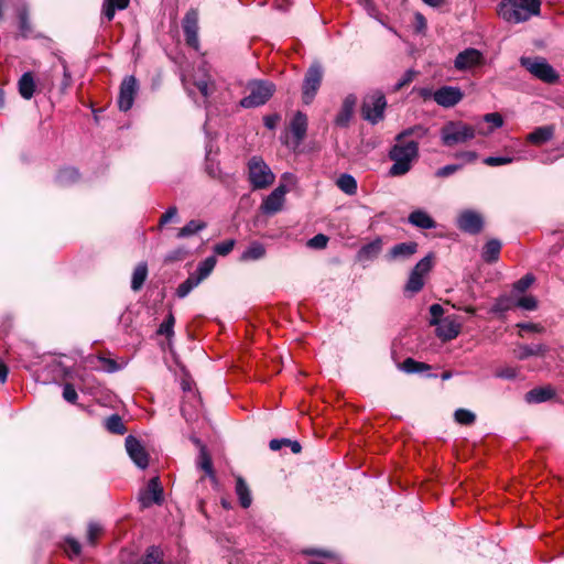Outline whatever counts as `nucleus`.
<instances>
[{
    "instance_id": "obj_1",
    "label": "nucleus",
    "mask_w": 564,
    "mask_h": 564,
    "mask_svg": "<svg viewBox=\"0 0 564 564\" xmlns=\"http://www.w3.org/2000/svg\"><path fill=\"white\" fill-rule=\"evenodd\" d=\"M422 128H410L403 130L395 137V143L389 150L388 156L393 162L389 169V175L400 177L409 173L419 159V143L413 140H405L414 131Z\"/></svg>"
},
{
    "instance_id": "obj_2",
    "label": "nucleus",
    "mask_w": 564,
    "mask_h": 564,
    "mask_svg": "<svg viewBox=\"0 0 564 564\" xmlns=\"http://www.w3.org/2000/svg\"><path fill=\"white\" fill-rule=\"evenodd\" d=\"M540 0H503L498 4L497 13L508 23H522L540 14Z\"/></svg>"
},
{
    "instance_id": "obj_3",
    "label": "nucleus",
    "mask_w": 564,
    "mask_h": 564,
    "mask_svg": "<svg viewBox=\"0 0 564 564\" xmlns=\"http://www.w3.org/2000/svg\"><path fill=\"white\" fill-rule=\"evenodd\" d=\"M477 129L463 121H448L441 129V140L446 147L466 143L475 138Z\"/></svg>"
},
{
    "instance_id": "obj_4",
    "label": "nucleus",
    "mask_w": 564,
    "mask_h": 564,
    "mask_svg": "<svg viewBox=\"0 0 564 564\" xmlns=\"http://www.w3.org/2000/svg\"><path fill=\"white\" fill-rule=\"evenodd\" d=\"M520 64L531 75L546 84H554L558 80L557 72L547 63L544 57L521 56Z\"/></svg>"
},
{
    "instance_id": "obj_5",
    "label": "nucleus",
    "mask_w": 564,
    "mask_h": 564,
    "mask_svg": "<svg viewBox=\"0 0 564 564\" xmlns=\"http://www.w3.org/2000/svg\"><path fill=\"white\" fill-rule=\"evenodd\" d=\"M249 181L253 189L269 187L275 176L269 165L259 156H253L248 163Z\"/></svg>"
},
{
    "instance_id": "obj_6",
    "label": "nucleus",
    "mask_w": 564,
    "mask_h": 564,
    "mask_svg": "<svg viewBox=\"0 0 564 564\" xmlns=\"http://www.w3.org/2000/svg\"><path fill=\"white\" fill-rule=\"evenodd\" d=\"M249 95L240 100L243 108H254L264 105L273 95L275 86L265 80L253 82L249 85Z\"/></svg>"
},
{
    "instance_id": "obj_7",
    "label": "nucleus",
    "mask_w": 564,
    "mask_h": 564,
    "mask_svg": "<svg viewBox=\"0 0 564 564\" xmlns=\"http://www.w3.org/2000/svg\"><path fill=\"white\" fill-rule=\"evenodd\" d=\"M387 100L383 94L376 91L365 97L361 106L362 118L371 124H377L384 118Z\"/></svg>"
},
{
    "instance_id": "obj_8",
    "label": "nucleus",
    "mask_w": 564,
    "mask_h": 564,
    "mask_svg": "<svg viewBox=\"0 0 564 564\" xmlns=\"http://www.w3.org/2000/svg\"><path fill=\"white\" fill-rule=\"evenodd\" d=\"M433 268V254L430 253L421 259L411 270L404 286V292L411 295L419 293L424 286V278Z\"/></svg>"
},
{
    "instance_id": "obj_9",
    "label": "nucleus",
    "mask_w": 564,
    "mask_h": 564,
    "mask_svg": "<svg viewBox=\"0 0 564 564\" xmlns=\"http://www.w3.org/2000/svg\"><path fill=\"white\" fill-rule=\"evenodd\" d=\"M323 79V67L318 63L312 64L304 77L302 85L303 102L310 105L315 98Z\"/></svg>"
},
{
    "instance_id": "obj_10",
    "label": "nucleus",
    "mask_w": 564,
    "mask_h": 564,
    "mask_svg": "<svg viewBox=\"0 0 564 564\" xmlns=\"http://www.w3.org/2000/svg\"><path fill=\"white\" fill-rule=\"evenodd\" d=\"M485 62V55L479 50L469 47L456 55L454 59V67L456 70L467 72L481 67Z\"/></svg>"
},
{
    "instance_id": "obj_11",
    "label": "nucleus",
    "mask_w": 564,
    "mask_h": 564,
    "mask_svg": "<svg viewBox=\"0 0 564 564\" xmlns=\"http://www.w3.org/2000/svg\"><path fill=\"white\" fill-rule=\"evenodd\" d=\"M138 500L142 508H149L152 505H161L164 500L163 487L159 477L149 480L147 487L140 490Z\"/></svg>"
},
{
    "instance_id": "obj_12",
    "label": "nucleus",
    "mask_w": 564,
    "mask_h": 564,
    "mask_svg": "<svg viewBox=\"0 0 564 564\" xmlns=\"http://www.w3.org/2000/svg\"><path fill=\"white\" fill-rule=\"evenodd\" d=\"M139 85L134 76H127L120 85L118 106L121 111H128L133 106Z\"/></svg>"
},
{
    "instance_id": "obj_13",
    "label": "nucleus",
    "mask_w": 564,
    "mask_h": 564,
    "mask_svg": "<svg viewBox=\"0 0 564 564\" xmlns=\"http://www.w3.org/2000/svg\"><path fill=\"white\" fill-rule=\"evenodd\" d=\"M463 98L464 93L459 87L455 86H443L433 94L434 101L444 108H452L456 106Z\"/></svg>"
},
{
    "instance_id": "obj_14",
    "label": "nucleus",
    "mask_w": 564,
    "mask_h": 564,
    "mask_svg": "<svg viewBox=\"0 0 564 564\" xmlns=\"http://www.w3.org/2000/svg\"><path fill=\"white\" fill-rule=\"evenodd\" d=\"M484 226L481 214L471 209L463 210L457 217V227L468 234H478Z\"/></svg>"
},
{
    "instance_id": "obj_15",
    "label": "nucleus",
    "mask_w": 564,
    "mask_h": 564,
    "mask_svg": "<svg viewBox=\"0 0 564 564\" xmlns=\"http://www.w3.org/2000/svg\"><path fill=\"white\" fill-rule=\"evenodd\" d=\"M288 193V187L283 184H280L276 188H274L262 202L261 210L263 214L273 215L280 212L285 202V195Z\"/></svg>"
},
{
    "instance_id": "obj_16",
    "label": "nucleus",
    "mask_w": 564,
    "mask_h": 564,
    "mask_svg": "<svg viewBox=\"0 0 564 564\" xmlns=\"http://www.w3.org/2000/svg\"><path fill=\"white\" fill-rule=\"evenodd\" d=\"M183 31L188 46L198 51V13L195 10H189L183 19Z\"/></svg>"
},
{
    "instance_id": "obj_17",
    "label": "nucleus",
    "mask_w": 564,
    "mask_h": 564,
    "mask_svg": "<svg viewBox=\"0 0 564 564\" xmlns=\"http://www.w3.org/2000/svg\"><path fill=\"white\" fill-rule=\"evenodd\" d=\"M126 449L133 463L144 469L149 465V456L138 438L132 435L126 437Z\"/></svg>"
},
{
    "instance_id": "obj_18",
    "label": "nucleus",
    "mask_w": 564,
    "mask_h": 564,
    "mask_svg": "<svg viewBox=\"0 0 564 564\" xmlns=\"http://www.w3.org/2000/svg\"><path fill=\"white\" fill-rule=\"evenodd\" d=\"M417 247L414 241L397 243L386 254V259L389 262L405 261L416 253Z\"/></svg>"
},
{
    "instance_id": "obj_19",
    "label": "nucleus",
    "mask_w": 564,
    "mask_h": 564,
    "mask_svg": "<svg viewBox=\"0 0 564 564\" xmlns=\"http://www.w3.org/2000/svg\"><path fill=\"white\" fill-rule=\"evenodd\" d=\"M356 104H357V97L355 95L350 94L345 97V99L343 100L340 110L334 120V122L337 127L345 128L348 126V123L352 117Z\"/></svg>"
},
{
    "instance_id": "obj_20",
    "label": "nucleus",
    "mask_w": 564,
    "mask_h": 564,
    "mask_svg": "<svg viewBox=\"0 0 564 564\" xmlns=\"http://www.w3.org/2000/svg\"><path fill=\"white\" fill-rule=\"evenodd\" d=\"M436 326V335L442 340H451L458 336L460 332V325L456 323L454 319L446 317L438 322Z\"/></svg>"
},
{
    "instance_id": "obj_21",
    "label": "nucleus",
    "mask_w": 564,
    "mask_h": 564,
    "mask_svg": "<svg viewBox=\"0 0 564 564\" xmlns=\"http://www.w3.org/2000/svg\"><path fill=\"white\" fill-rule=\"evenodd\" d=\"M290 129L295 138V144H300L306 134L307 116L302 111H297L290 123Z\"/></svg>"
},
{
    "instance_id": "obj_22",
    "label": "nucleus",
    "mask_w": 564,
    "mask_h": 564,
    "mask_svg": "<svg viewBox=\"0 0 564 564\" xmlns=\"http://www.w3.org/2000/svg\"><path fill=\"white\" fill-rule=\"evenodd\" d=\"M383 241L380 237H377L369 243L364 245L358 253L357 259L359 261H372L375 260L382 250Z\"/></svg>"
},
{
    "instance_id": "obj_23",
    "label": "nucleus",
    "mask_w": 564,
    "mask_h": 564,
    "mask_svg": "<svg viewBox=\"0 0 564 564\" xmlns=\"http://www.w3.org/2000/svg\"><path fill=\"white\" fill-rule=\"evenodd\" d=\"M199 72L203 73L202 77H196L194 80V85L199 90L204 98H208L213 95L215 90V82L212 78V75L207 73L206 66L204 65L199 68Z\"/></svg>"
},
{
    "instance_id": "obj_24",
    "label": "nucleus",
    "mask_w": 564,
    "mask_h": 564,
    "mask_svg": "<svg viewBox=\"0 0 564 564\" xmlns=\"http://www.w3.org/2000/svg\"><path fill=\"white\" fill-rule=\"evenodd\" d=\"M409 223L421 229H433L436 227L434 219L424 210H413L408 218Z\"/></svg>"
},
{
    "instance_id": "obj_25",
    "label": "nucleus",
    "mask_w": 564,
    "mask_h": 564,
    "mask_svg": "<svg viewBox=\"0 0 564 564\" xmlns=\"http://www.w3.org/2000/svg\"><path fill=\"white\" fill-rule=\"evenodd\" d=\"M547 351V347L543 344L534 345H519L514 349V356L519 360H524L531 356H544Z\"/></svg>"
},
{
    "instance_id": "obj_26",
    "label": "nucleus",
    "mask_w": 564,
    "mask_h": 564,
    "mask_svg": "<svg viewBox=\"0 0 564 564\" xmlns=\"http://www.w3.org/2000/svg\"><path fill=\"white\" fill-rule=\"evenodd\" d=\"M554 135V129L552 126H543L534 129L527 135V141L534 144L541 145L550 141Z\"/></svg>"
},
{
    "instance_id": "obj_27",
    "label": "nucleus",
    "mask_w": 564,
    "mask_h": 564,
    "mask_svg": "<svg viewBox=\"0 0 564 564\" xmlns=\"http://www.w3.org/2000/svg\"><path fill=\"white\" fill-rule=\"evenodd\" d=\"M35 80H34V76L31 72H26L24 73L19 82H18V89H19V94L21 95L22 98L29 100L33 97L34 93H35Z\"/></svg>"
},
{
    "instance_id": "obj_28",
    "label": "nucleus",
    "mask_w": 564,
    "mask_h": 564,
    "mask_svg": "<svg viewBox=\"0 0 564 564\" xmlns=\"http://www.w3.org/2000/svg\"><path fill=\"white\" fill-rule=\"evenodd\" d=\"M235 491L239 499L240 506L245 509L249 508L252 503L251 490L241 476L236 477Z\"/></svg>"
},
{
    "instance_id": "obj_29",
    "label": "nucleus",
    "mask_w": 564,
    "mask_h": 564,
    "mask_svg": "<svg viewBox=\"0 0 564 564\" xmlns=\"http://www.w3.org/2000/svg\"><path fill=\"white\" fill-rule=\"evenodd\" d=\"M267 253L265 247L259 241L251 242L240 256V261L249 262L264 258Z\"/></svg>"
},
{
    "instance_id": "obj_30",
    "label": "nucleus",
    "mask_w": 564,
    "mask_h": 564,
    "mask_svg": "<svg viewBox=\"0 0 564 564\" xmlns=\"http://www.w3.org/2000/svg\"><path fill=\"white\" fill-rule=\"evenodd\" d=\"M555 395V391L551 387H539L530 390L525 394L528 403H542Z\"/></svg>"
},
{
    "instance_id": "obj_31",
    "label": "nucleus",
    "mask_w": 564,
    "mask_h": 564,
    "mask_svg": "<svg viewBox=\"0 0 564 564\" xmlns=\"http://www.w3.org/2000/svg\"><path fill=\"white\" fill-rule=\"evenodd\" d=\"M501 242L497 239L489 240L482 249L481 258L488 263L496 262L499 259Z\"/></svg>"
},
{
    "instance_id": "obj_32",
    "label": "nucleus",
    "mask_w": 564,
    "mask_h": 564,
    "mask_svg": "<svg viewBox=\"0 0 564 564\" xmlns=\"http://www.w3.org/2000/svg\"><path fill=\"white\" fill-rule=\"evenodd\" d=\"M130 0H104L102 13L108 21H111L117 10H123L129 6Z\"/></svg>"
},
{
    "instance_id": "obj_33",
    "label": "nucleus",
    "mask_w": 564,
    "mask_h": 564,
    "mask_svg": "<svg viewBox=\"0 0 564 564\" xmlns=\"http://www.w3.org/2000/svg\"><path fill=\"white\" fill-rule=\"evenodd\" d=\"M216 262L217 260L214 256L207 257L204 261L198 263L195 272L192 274L198 278L199 282L202 283L213 272Z\"/></svg>"
},
{
    "instance_id": "obj_34",
    "label": "nucleus",
    "mask_w": 564,
    "mask_h": 564,
    "mask_svg": "<svg viewBox=\"0 0 564 564\" xmlns=\"http://www.w3.org/2000/svg\"><path fill=\"white\" fill-rule=\"evenodd\" d=\"M148 276V265L145 262H140L133 270L131 278V289L139 291Z\"/></svg>"
},
{
    "instance_id": "obj_35",
    "label": "nucleus",
    "mask_w": 564,
    "mask_h": 564,
    "mask_svg": "<svg viewBox=\"0 0 564 564\" xmlns=\"http://www.w3.org/2000/svg\"><path fill=\"white\" fill-rule=\"evenodd\" d=\"M336 185L338 188L347 195H355L357 193V181L350 174H341L337 181Z\"/></svg>"
},
{
    "instance_id": "obj_36",
    "label": "nucleus",
    "mask_w": 564,
    "mask_h": 564,
    "mask_svg": "<svg viewBox=\"0 0 564 564\" xmlns=\"http://www.w3.org/2000/svg\"><path fill=\"white\" fill-rule=\"evenodd\" d=\"M205 228L206 224L204 221L191 220L184 227L178 229L176 237L180 239L187 238L196 235L197 232L202 231Z\"/></svg>"
},
{
    "instance_id": "obj_37",
    "label": "nucleus",
    "mask_w": 564,
    "mask_h": 564,
    "mask_svg": "<svg viewBox=\"0 0 564 564\" xmlns=\"http://www.w3.org/2000/svg\"><path fill=\"white\" fill-rule=\"evenodd\" d=\"M137 564H163V552L158 546L148 547L144 556Z\"/></svg>"
},
{
    "instance_id": "obj_38",
    "label": "nucleus",
    "mask_w": 564,
    "mask_h": 564,
    "mask_svg": "<svg viewBox=\"0 0 564 564\" xmlns=\"http://www.w3.org/2000/svg\"><path fill=\"white\" fill-rule=\"evenodd\" d=\"M105 427L113 434L122 435L126 433V426L118 414H112L105 420Z\"/></svg>"
},
{
    "instance_id": "obj_39",
    "label": "nucleus",
    "mask_w": 564,
    "mask_h": 564,
    "mask_svg": "<svg viewBox=\"0 0 564 564\" xmlns=\"http://www.w3.org/2000/svg\"><path fill=\"white\" fill-rule=\"evenodd\" d=\"M200 284L199 282V279L194 276L192 273L189 274V276L184 281L182 282L177 289H176V295L180 297V299H184L185 296H187L191 291L193 289H195L196 286H198Z\"/></svg>"
},
{
    "instance_id": "obj_40",
    "label": "nucleus",
    "mask_w": 564,
    "mask_h": 564,
    "mask_svg": "<svg viewBox=\"0 0 564 564\" xmlns=\"http://www.w3.org/2000/svg\"><path fill=\"white\" fill-rule=\"evenodd\" d=\"M429 369H430L429 365H426L424 362L416 361L412 358H406L401 365V370H403L406 373H417V372H423Z\"/></svg>"
},
{
    "instance_id": "obj_41",
    "label": "nucleus",
    "mask_w": 564,
    "mask_h": 564,
    "mask_svg": "<svg viewBox=\"0 0 564 564\" xmlns=\"http://www.w3.org/2000/svg\"><path fill=\"white\" fill-rule=\"evenodd\" d=\"M79 174L78 171L74 167H65L59 171L57 175V182L61 185H68L70 183H74L78 180Z\"/></svg>"
},
{
    "instance_id": "obj_42",
    "label": "nucleus",
    "mask_w": 564,
    "mask_h": 564,
    "mask_svg": "<svg viewBox=\"0 0 564 564\" xmlns=\"http://www.w3.org/2000/svg\"><path fill=\"white\" fill-rule=\"evenodd\" d=\"M512 305L513 303L511 297L502 295L495 301L494 305L490 308V312L494 314H501L509 311L512 307Z\"/></svg>"
},
{
    "instance_id": "obj_43",
    "label": "nucleus",
    "mask_w": 564,
    "mask_h": 564,
    "mask_svg": "<svg viewBox=\"0 0 564 564\" xmlns=\"http://www.w3.org/2000/svg\"><path fill=\"white\" fill-rule=\"evenodd\" d=\"M455 421L462 425H470L475 422L476 415L469 410L457 409L454 413Z\"/></svg>"
},
{
    "instance_id": "obj_44",
    "label": "nucleus",
    "mask_w": 564,
    "mask_h": 564,
    "mask_svg": "<svg viewBox=\"0 0 564 564\" xmlns=\"http://www.w3.org/2000/svg\"><path fill=\"white\" fill-rule=\"evenodd\" d=\"M484 120L488 123H491L492 128H490L488 131L478 129L477 132L479 134H488V133L492 132V130L495 128H500L503 124V119H502L501 115L498 112H491V113L485 115Z\"/></svg>"
},
{
    "instance_id": "obj_45",
    "label": "nucleus",
    "mask_w": 564,
    "mask_h": 564,
    "mask_svg": "<svg viewBox=\"0 0 564 564\" xmlns=\"http://www.w3.org/2000/svg\"><path fill=\"white\" fill-rule=\"evenodd\" d=\"M534 275L531 273L525 274L520 280H518L512 288L513 293H523L525 292L534 282Z\"/></svg>"
},
{
    "instance_id": "obj_46",
    "label": "nucleus",
    "mask_w": 564,
    "mask_h": 564,
    "mask_svg": "<svg viewBox=\"0 0 564 564\" xmlns=\"http://www.w3.org/2000/svg\"><path fill=\"white\" fill-rule=\"evenodd\" d=\"M175 318L174 315L170 312L166 318L163 321V323L160 325L158 329V334L164 335L166 337H171L174 335V327Z\"/></svg>"
},
{
    "instance_id": "obj_47",
    "label": "nucleus",
    "mask_w": 564,
    "mask_h": 564,
    "mask_svg": "<svg viewBox=\"0 0 564 564\" xmlns=\"http://www.w3.org/2000/svg\"><path fill=\"white\" fill-rule=\"evenodd\" d=\"M305 554L316 555L318 558L310 561L308 564H325L323 560H332L334 555L330 552L321 551L316 549H310L304 551Z\"/></svg>"
},
{
    "instance_id": "obj_48",
    "label": "nucleus",
    "mask_w": 564,
    "mask_h": 564,
    "mask_svg": "<svg viewBox=\"0 0 564 564\" xmlns=\"http://www.w3.org/2000/svg\"><path fill=\"white\" fill-rule=\"evenodd\" d=\"M514 305L525 311H534L538 307V301L534 296L527 295L517 300Z\"/></svg>"
},
{
    "instance_id": "obj_49",
    "label": "nucleus",
    "mask_w": 564,
    "mask_h": 564,
    "mask_svg": "<svg viewBox=\"0 0 564 564\" xmlns=\"http://www.w3.org/2000/svg\"><path fill=\"white\" fill-rule=\"evenodd\" d=\"M64 550L66 554L72 558L80 553L82 546L78 541L72 538L65 540Z\"/></svg>"
},
{
    "instance_id": "obj_50",
    "label": "nucleus",
    "mask_w": 564,
    "mask_h": 564,
    "mask_svg": "<svg viewBox=\"0 0 564 564\" xmlns=\"http://www.w3.org/2000/svg\"><path fill=\"white\" fill-rule=\"evenodd\" d=\"M513 161V156H487L484 159V163L488 166L507 165L512 163Z\"/></svg>"
},
{
    "instance_id": "obj_51",
    "label": "nucleus",
    "mask_w": 564,
    "mask_h": 564,
    "mask_svg": "<svg viewBox=\"0 0 564 564\" xmlns=\"http://www.w3.org/2000/svg\"><path fill=\"white\" fill-rule=\"evenodd\" d=\"M416 72L413 69H408L403 76L395 83L393 86V91H399L404 86L409 85L415 77Z\"/></svg>"
},
{
    "instance_id": "obj_52",
    "label": "nucleus",
    "mask_w": 564,
    "mask_h": 564,
    "mask_svg": "<svg viewBox=\"0 0 564 564\" xmlns=\"http://www.w3.org/2000/svg\"><path fill=\"white\" fill-rule=\"evenodd\" d=\"M234 247H235V240L229 239V240H225L223 242L215 245L214 251H215V253H217L219 256H227L228 253L231 252Z\"/></svg>"
},
{
    "instance_id": "obj_53",
    "label": "nucleus",
    "mask_w": 564,
    "mask_h": 564,
    "mask_svg": "<svg viewBox=\"0 0 564 564\" xmlns=\"http://www.w3.org/2000/svg\"><path fill=\"white\" fill-rule=\"evenodd\" d=\"M462 167H463L462 164H448L443 167H440L436 171L435 175L437 177H448V176L453 175L454 173H456L457 171H459Z\"/></svg>"
},
{
    "instance_id": "obj_54",
    "label": "nucleus",
    "mask_w": 564,
    "mask_h": 564,
    "mask_svg": "<svg viewBox=\"0 0 564 564\" xmlns=\"http://www.w3.org/2000/svg\"><path fill=\"white\" fill-rule=\"evenodd\" d=\"M327 242L328 238L323 234H318L308 240L307 246L314 249H323L327 246Z\"/></svg>"
},
{
    "instance_id": "obj_55",
    "label": "nucleus",
    "mask_w": 564,
    "mask_h": 564,
    "mask_svg": "<svg viewBox=\"0 0 564 564\" xmlns=\"http://www.w3.org/2000/svg\"><path fill=\"white\" fill-rule=\"evenodd\" d=\"M430 314H431L430 324L434 326V325L438 324L440 321H442L441 317L444 314V310H443L442 305H440V304H432L430 306Z\"/></svg>"
},
{
    "instance_id": "obj_56",
    "label": "nucleus",
    "mask_w": 564,
    "mask_h": 564,
    "mask_svg": "<svg viewBox=\"0 0 564 564\" xmlns=\"http://www.w3.org/2000/svg\"><path fill=\"white\" fill-rule=\"evenodd\" d=\"M178 210L175 206H171L161 216L159 221V227L162 228L173 219L177 217Z\"/></svg>"
},
{
    "instance_id": "obj_57",
    "label": "nucleus",
    "mask_w": 564,
    "mask_h": 564,
    "mask_svg": "<svg viewBox=\"0 0 564 564\" xmlns=\"http://www.w3.org/2000/svg\"><path fill=\"white\" fill-rule=\"evenodd\" d=\"M63 398L69 403H75L78 399V394L73 384L66 383L63 388Z\"/></svg>"
},
{
    "instance_id": "obj_58",
    "label": "nucleus",
    "mask_w": 564,
    "mask_h": 564,
    "mask_svg": "<svg viewBox=\"0 0 564 564\" xmlns=\"http://www.w3.org/2000/svg\"><path fill=\"white\" fill-rule=\"evenodd\" d=\"M19 20H20V31L23 36H26L28 33L31 31L30 24L28 22V12L26 9L23 8L19 11Z\"/></svg>"
},
{
    "instance_id": "obj_59",
    "label": "nucleus",
    "mask_w": 564,
    "mask_h": 564,
    "mask_svg": "<svg viewBox=\"0 0 564 564\" xmlns=\"http://www.w3.org/2000/svg\"><path fill=\"white\" fill-rule=\"evenodd\" d=\"M496 377L507 380H513L518 377V369L513 367H506L502 369H499L496 372Z\"/></svg>"
},
{
    "instance_id": "obj_60",
    "label": "nucleus",
    "mask_w": 564,
    "mask_h": 564,
    "mask_svg": "<svg viewBox=\"0 0 564 564\" xmlns=\"http://www.w3.org/2000/svg\"><path fill=\"white\" fill-rule=\"evenodd\" d=\"M100 532H101V527L99 524L90 523L88 527V533H87L88 542L91 544H95Z\"/></svg>"
},
{
    "instance_id": "obj_61",
    "label": "nucleus",
    "mask_w": 564,
    "mask_h": 564,
    "mask_svg": "<svg viewBox=\"0 0 564 564\" xmlns=\"http://www.w3.org/2000/svg\"><path fill=\"white\" fill-rule=\"evenodd\" d=\"M427 26L426 19L421 12L414 14V28L416 32L422 33Z\"/></svg>"
},
{
    "instance_id": "obj_62",
    "label": "nucleus",
    "mask_w": 564,
    "mask_h": 564,
    "mask_svg": "<svg viewBox=\"0 0 564 564\" xmlns=\"http://www.w3.org/2000/svg\"><path fill=\"white\" fill-rule=\"evenodd\" d=\"M202 469L206 471L207 475L213 476V464L212 459L206 453H202L200 455V463H199Z\"/></svg>"
},
{
    "instance_id": "obj_63",
    "label": "nucleus",
    "mask_w": 564,
    "mask_h": 564,
    "mask_svg": "<svg viewBox=\"0 0 564 564\" xmlns=\"http://www.w3.org/2000/svg\"><path fill=\"white\" fill-rule=\"evenodd\" d=\"M477 153L475 151H462L455 154L456 159L463 160L466 163H471L477 160Z\"/></svg>"
},
{
    "instance_id": "obj_64",
    "label": "nucleus",
    "mask_w": 564,
    "mask_h": 564,
    "mask_svg": "<svg viewBox=\"0 0 564 564\" xmlns=\"http://www.w3.org/2000/svg\"><path fill=\"white\" fill-rule=\"evenodd\" d=\"M517 327L520 329V330H524V332H535V333H542L544 330V328L539 325V324H533V323H519L517 325Z\"/></svg>"
}]
</instances>
